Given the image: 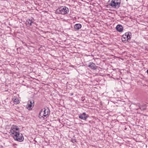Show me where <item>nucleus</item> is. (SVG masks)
<instances>
[{"label": "nucleus", "instance_id": "f257e3e1", "mask_svg": "<svg viewBox=\"0 0 148 148\" xmlns=\"http://www.w3.org/2000/svg\"><path fill=\"white\" fill-rule=\"evenodd\" d=\"M19 128H17L16 126H12L10 130V135L15 140L21 142L23 140L24 138L23 134L19 132Z\"/></svg>", "mask_w": 148, "mask_h": 148}, {"label": "nucleus", "instance_id": "f03ea898", "mask_svg": "<svg viewBox=\"0 0 148 148\" xmlns=\"http://www.w3.org/2000/svg\"><path fill=\"white\" fill-rule=\"evenodd\" d=\"M50 112V110L48 108H47V110L45 108L42 109L40 112L38 117L41 119H45L49 116Z\"/></svg>", "mask_w": 148, "mask_h": 148}, {"label": "nucleus", "instance_id": "7ed1b4c3", "mask_svg": "<svg viewBox=\"0 0 148 148\" xmlns=\"http://www.w3.org/2000/svg\"><path fill=\"white\" fill-rule=\"evenodd\" d=\"M69 12V10L67 7L65 6H62L57 9L56 11V14H64L68 13Z\"/></svg>", "mask_w": 148, "mask_h": 148}, {"label": "nucleus", "instance_id": "20e7f679", "mask_svg": "<svg viewBox=\"0 0 148 148\" xmlns=\"http://www.w3.org/2000/svg\"><path fill=\"white\" fill-rule=\"evenodd\" d=\"M34 106V101L33 100H29L26 106V108L28 110H30L32 109Z\"/></svg>", "mask_w": 148, "mask_h": 148}, {"label": "nucleus", "instance_id": "39448f33", "mask_svg": "<svg viewBox=\"0 0 148 148\" xmlns=\"http://www.w3.org/2000/svg\"><path fill=\"white\" fill-rule=\"evenodd\" d=\"M89 116L88 114H86L85 112H83L82 114L79 115V119L86 120Z\"/></svg>", "mask_w": 148, "mask_h": 148}, {"label": "nucleus", "instance_id": "423d86ee", "mask_svg": "<svg viewBox=\"0 0 148 148\" xmlns=\"http://www.w3.org/2000/svg\"><path fill=\"white\" fill-rule=\"evenodd\" d=\"M109 5L112 8H118L120 6V5H117L116 3L112 0Z\"/></svg>", "mask_w": 148, "mask_h": 148}, {"label": "nucleus", "instance_id": "0eeeda50", "mask_svg": "<svg viewBox=\"0 0 148 148\" xmlns=\"http://www.w3.org/2000/svg\"><path fill=\"white\" fill-rule=\"evenodd\" d=\"M88 67L90 69L94 70L97 69L98 67V66H96L95 64L93 62H89L88 64Z\"/></svg>", "mask_w": 148, "mask_h": 148}, {"label": "nucleus", "instance_id": "6e6552de", "mask_svg": "<svg viewBox=\"0 0 148 148\" xmlns=\"http://www.w3.org/2000/svg\"><path fill=\"white\" fill-rule=\"evenodd\" d=\"M116 28L118 31L120 32H122L123 30V27L122 26L120 25H117Z\"/></svg>", "mask_w": 148, "mask_h": 148}, {"label": "nucleus", "instance_id": "1a4fd4ad", "mask_svg": "<svg viewBox=\"0 0 148 148\" xmlns=\"http://www.w3.org/2000/svg\"><path fill=\"white\" fill-rule=\"evenodd\" d=\"M137 106L141 110H143L146 109V105L143 104L142 106H141L139 103H138L137 105Z\"/></svg>", "mask_w": 148, "mask_h": 148}, {"label": "nucleus", "instance_id": "9d476101", "mask_svg": "<svg viewBox=\"0 0 148 148\" xmlns=\"http://www.w3.org/2000/svg\"><path fill=\"white\" fill-rule=\"evenodd\" d=\"M121 40L123 42H125L126 41L129 42L130 40L127 38L125 35H123L122 36Z\"/></svg>", "mask_w": 148, "mask_h": 148}, {"label": "nucleus", "instance_id": "9b49d317", "mask_svg": "<svg viewBox=\"0 0 148 148\" xmlns=\"http://www.w3.org/2000/svg\"><path fill=\"white\" fill-rule=\"evenodd\" d=\"M33 21H32V19L30 18L26 21V24L28 26L29 25V26H31L32 23H33Z\"/></svg>", "mask_w": 148, "mask_h": 148}, {"label": "nucleus", "instance_id": "f8f14e48", "mask_svg": "<svg viewBox=\"0 0 148 148\" xmlns=\"http://www.w3.org/2000/svg\"><path fill=\"white\" fill-rule=\"evenodd\" d=\"M124 35H125L126 37L129 39H130L131 38V36H132V34L130 32H127L125 33V34H123Z\"/></svg>", "mask_w": 148, "mask_h": 148}, {"label": "nucleus", "instance_id": "ddd939ff", "mask_svg": "<svg viewBox=\"0 0 148 148\" xmlns=\"http://www.w3.org/2000/svg\"><path fill=\"white\" fill-rule=\"evenodd\" d=\"M81 27L82 25L81 24H77L75 25L74 28L76 30H78L81 28Z\"/></svg>", "mask_w": 148, "mask_h": 148}, {"label": "nucleus", "instance_id": "4468645a", "mask_svg": "<svg viewBox=\"0 0 148 148\" xmlns=\"http://www.w3.org/2000/svg\"><path fill=\"white\" fill-rule=\"evenodd\" d=\"M14 102L15 103L17 104L19 103V101L17 99H14Z\"/></svg>", "mask_w": 148, "mask_h": 148}, {"label": "nucleus", "instance_id": "2eb2a0df", "mask_svg": "<svg viewBox=\"0 0 148 148\" xmlns=\"http://www.w3.org/2000/svg\"><path fill=\"white\" fill-rule=\"evenodd\" d=\"M85 99L84 97H82L81 99V100L82 101H84V100Z\"/></svg>", "mask_w": 148, "mask_h": 148}, {"label": "nucleus", "instance_id": "dca6fc26", "mask_svg": "<svg viewBox=\"0 0 148 148\" xmlns=\"http://www.w3.org/2000/svg\"><path fill=\"white\" fill-rule=\"evenodd\" d=\"M147 74H148V69H147Z\"/></svg>", "mask_w": 148, "mask_h": 148}, {"label": "nucleus", "instance_id": "f3484780", "mask_svg": "<svg viewBox=\"0 0 148 148\" xmlns=\"http://www.w3.org/2000/svg\"><path fill=\"white\" fill-rule=\"evenodd\" d=\"M73 93L71 94V95H73Z\"/></svg>", "mask_w": 148, "mask_h": 148}, {"label": "nucleus", "instance_id": "a211bd4d", "mask_svg": "<svg viewBox=\"0 0 148 148\" xmlns=\"http://www.w3.org/2000/svg\"><path fill=\"white\" fill-rule=\"evenodd\" d=\"M0 148H2L1 147H0Z\"/></svg>", "mask_w": 148, "mask_h": 148}]
</instances>
